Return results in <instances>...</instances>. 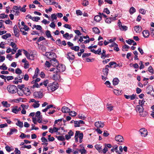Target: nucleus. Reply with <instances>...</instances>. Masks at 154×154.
Wrapping results in <instances>:
<instances>
[{
	"label": "nucleus",
	"mask_w": 154,
	"mask_h": 154,
	"mask_svg": "<svg viewBox=\"0 0 154 154\" xmlns=\"http://www.w3.org/2000/svg\"><path fill=\"white\" fill-rule=\"evenodd\" d=\"M59 84L56 82L49 84L47 86L48 90L49 92H53L58 88Z\"/></svg>",
	"instance_id": "1"
},
{
	"label": "nucleus",
	"mask_w": 154,
	"mask_h": 154,
	"mask_svg": "<svg viewBox=\"0 0 154 154\" xmlns=\"http://www.w3.org/2000/svg\"><path fill=\"white\" fill-rule=\"evenodd\" d=\"M136 110L137 112L139 113L140 115L142 117L145 116L147 115V112L144 111V109L143 106H141L140 105L137 106Z\"/></svg>",
	"instance_id": "2"
},
{
	"label": "nucleus",
	"mask_w": 154,
	"mask_h": 154,
	"mask_svg": "<svg viewBox=\"0 0 154 154\" xmlns=\"http://www.w3.org/2000/svg\"><path fill=\"white\" fill-rule=\"evenodd\" d=\"M83 134L82 133H80L79 131H76L75 132V139L76 142H78V138L79 139V142L81 143L82 142V139L83 138Z\"/></svg>",
	"instance_id": "3"
},
{
	"label": "nucleus",
	"mask_w": 154,
	"mask_h": 154,
	"mask_svg": "<svg viewBox=\"0 0 154 154\" xmlns=\"http://www.w3.org/2000/svg\"><path fill=\"white\" fill-rule=\"evenodd\" d=\"M7 89L10 93L11 94L15 93L17 90V87L13 85H9L7 86Z\"/></svg>",
	"instance_id": "4"
},
{
	"label": "nucleus",
	"mask_w": 154,
	"mask_h": 154,
	"mask_svg": "<svg viewBox=\"0 0 154 154\" xmlns=\"http://www.w3.org/2000/svg\"><path fill=\"white\" fill-rule=\"evenodd\" d=\"M45 55L48 58L50 59V60L54 59L56 57V54L53 53L46 52L45 53Z\"/></svg>",
	"instance_id": "5"
},
{
	"label": "nucleus",
	"mask_w": 154,
	"mask_h": 154,
	"mask_svg": "<svg viewBox=\"0 0 154 154\" xmlns=\"http://www.w3.org/2000/svg\"><path fill=\"white\" fill-rule=\"evenodd\" d=\"M56 69L58 72H62L64 71L66 69L65 66L62 64H59L56 67Z\"/></svg>",
	"instance_id": "6"
},
{
	"label": "nucleus",
	"mask_w": 154,
	"mask_h": 154,
	"mask_svg": "<svg viewBox=\"0 0 154 154\" xmlns=\"http://www.w3.org/2000/svg\"><path fill=\"white\" fill-rule=\"evenodd\" d=\"M52 78L54 80L56 81L60 80V73L58 72V71H57L55 73L54 72Z\"/></svg>",
	"instance_id": "7"
},
{
	"label": "nucleus",
	"mask_w": 154,
	"mask_h": 154,
	"mask_svg": "<svg viewBox=\"0 0 154 154\" xmlns=\"http://www.w3.org/2000/svg\"><path fill=\"white\" fill-rule=\"evenodd\" d=\"M33 96L35 98H41L42 97V93L41 91H35L33 93Z\"/></svg>",
	"instance_id": "8"
},
{
	"label": "nucleus",
	"mask_w": 154,
	"mask_h": 154,
	"mask_svg": "<svg viewBox=\"0 0 154 154\" xmlns=\"http://www.w3.org/2000/svg\"><path fill=\"white\" fill-rule=\"evenodd\" d=\"M23 75H18L17 77L15 78V81L13 82L14 83L17 84L19 82L21 83L22 81L21 79H23Z\"/></svg>",
	"instance_id": "9"
},
{
	"label": "nucleus",
	"mask_w": 154,
	"mask_h": 154,
	"mask_svg": "<svg viewBox=\"0 0 154 154\" xmlns=\"http://www.w3.org/2000/svg\"><path fill=\"white\" fill-rule=\"evenodd\" d=\"M142 137H146L147 134L148 132L146 129L144 128H142L139 131Z\"/></svg>",
	"instance_id": "10"
},
{
	"label": "nucleus",
	"mask_w": 154,
	"mask_h": 154,
	"mask_svg": "<svg viewBox=\"0 0 154 154\" xmlns=\"http://www.w3.org/2000/svg\"><path fill=\"white\" fill-rule=\"evenodd\" d=\"M66 55V57L70 61H71V60H72L75 59V56L72 53H69L67 54Z\"/></svg>",
	"instance_id": "11"
},
{
	"label": "nucleus",
	"mask_w": 154,
	"mask_h": 154,
	"mask_svg": "<svg viewBox=\"0 0 154 154\" xmlns=\"http://www.w3.org/2000/svg\"><path fill=\"white\" fill-rule=\"evenodd\" d=\"M51 65L57 67L59 63L57 60L55 58L53 60H51L50 61Z\"/></svg>",
	"instance_id": "12"
},
{
	"label": "nucleus",
	"mask_w": 154,
	"mask_h": 154,
	"mask_svg": "<svg viewBox=\"0 0 154 154\" xmlns=\"http://www.w3.org/2000/svg\"><path fill=\"white\" fill-rule=\"evenodd\" d=\"M22 62L24 63V67L25 69H27L29 68V64L28 62L26 60L25 58L22 60Z\"/></svg>",
	"instance_id": "13"
},
{
	"label": "nucleus",
	"mask_w": 154,
	"mask_h": 154,
	"mask_svg": "<svg viewBox=\"0 0 154 154\" xmlns=\"http://www.w3.org/2000/svg\"><path fill=\"white\" fill-rule=\"evenodd\" d=\"M95 125L98 128H103L104 125V123L101 121L96 122L95 123Z\"/></svg>",
	"instance_id": "14"
},
{
	"label": "nucleus",
	"mask_w": 154,
	"mask_h": 154,
	"mask_svg": "<svg viewBox=\"0 0 154 154\" xmlns=\"http://www.w3.org/2000/svg\"><path fill=\"white\" fill-rule=\"evenodd\" d=\"M14 32L15 36L16 37H18L19 35V32L17 25H15L14 27Z\"/></svg>",
	"instance_id": "15"
},
{
	"label": "nucleus",
	"mask_w": 154,
	"mask_h": 154,
	"mask_svg": "<svg viewBox=\"0 0 154 154\" xmlns=\"http://www.w3.org/2000/svg\"><path fill=\"white\" fill-rule=\"evenodd\" d=\"M117 142H121L124 140V139L122 136L120 135H118L115 138Z\"/></svg>",
	"instance_id": "16"
},
{
	"label": "nucleus",
	"mask_w": 154,
	"mask_h": 154,
	"mask_svg": "<svg viewBox=\"0 0 154 154\" xmlns=\"http://www.w3.org/2000/svg\"><path fill=\"white\" fill-rule=\"evenodd\" d=\"M26 17H28L32 19L33 21H34L37 22L40 19V18L38 17H32L30 15H28L26 16Z\"/></svg>",
	"instance_id": "17"
},
{
	"label": "nucleus",
	"mask_w": 154,
	"mask_h": 154,
	"mask_svg": "<svg viewBox=\"0 0 154 154\" xmlns=\"http://www.w3.org/2000/svg\"><path fill=\"white\" fill-rule=\"evenodd\" d=\"M109 67V65H106V66L105 68L103 69V74L105 76H107L109 71L108 68Z\"/></svg>",
	"instance_id": "18"
},
{
	"label": "nucleus",
	"mask_w": 154,
	"mask_h": 154,
	"mask_svg": "<svg viewBox=\"0 0 154 154\" xmlns=\"http://www.w3.org/2000/svg\"><path fill=\"white\" fill-rule=\"evenodd\" d=\"M136 96V94H133L131 95H124V97L126 99H130V100H133L135 99Z\"/></svg>",
	"instance_id": "19"
},
{
	"label": "nucleus",
	"mask_w": 154,
	"mask_h": 154,
	"mask_svg": "<svg viewBox=\"0 0 154 154\" xmlns=\"http://www.w3.org/2000/svg\"><path fill=\"white\" fill-rule=\"evenodd\" d=\"M22 92L27 96L29 95L31 93L30 91L28 88H24Z\"/></svg>",
	"instance_id": "20"
},
{
	"label": "nucleus",
	"mask_w": 154,
	"mask_h": 154,
	"mask_svg": "<svg viewBox=\"0 0 154 154\" xmlns=\"http://www.w3.org/2000/svg\"><path fill=\"white\" fill-rule=\"evenodd\" d=\"M17 130L16 128L10 129V131L7 133V135L10 136L14 133H17Z\"/></svg>",
	"instance_id": "21"
},
{
	"label": "nucleus",
	"mask_w": 154,
	"mask_h": 154,
	"mask_svg": "<svg viewBox=\"0 0 154 154\" xmlns=\"http://www.w3.org/2000/svg\"><path fill=\"white\" fill-rule=\"evenodd\" d=\"M134 30L136 33H139L142 31V28L140 26H136L134 27Z\"/></svg>",
	"instance_id": "22"
},
{
	"label": "nucleus",
	"mask_w": 154,
	"mask_h": 154,
	"mask_svg": "<svg viewBox=\"0 0 154 154\" xmlns=\"http://www.w3.org/2000/svg\"><path fill=\"white\" fill-rule=\"evenodd\" d=\"M60 129V128L54 127L53 128H50L49 131L51 133H53L54 132H57Z\"/></svg>",
	"instance_id": "23"
},
{
	"label": "nucleus",
	"mask_w": 154,
	"mask_h": 154,
	"mask_svg": "<svg viewBox=\"0 0 154 154\" xmlns=\"http://www.w3.org/2000/svg\"><path fill=\"white\" fill-rule=\"evenodd\" d=\"M62 112L64 113H68L70 111V109L66 106H63L62 109Z\"/></svg>",
	"instance_id": "24"
},
{
	"label": "nucleus",
	"mask_w": 154,
	"mask_h": 154,
	"mask_svg": "<svg viewBox=\"0 0 154 154\" xmlns=\"http://www.w3.org/2000/svg\"><path fill=\"white\" fill-rule=\"evenodd\" d=\"M143 36L145 38H148L149 35V32L148 30H145L143 31Z\"/></svg>",
	"instance_id": "25"
},
{
	"label": "nucleus",
	"mask_w": 154,
	"mask_h": 154,
	"mask_svg": "<svg viewBox=\"0 0 154 154\" xmlns=\"http://www.w3.org/2000/svg\"><path fill=\"white\" fill-rule=\"evenodd\" d=\"M95 147L98 151L99 152H102V146L100 144H96L95 146Z\"/></svg>",
	"instance_id": "26"
},
{
	"label": "nucleus",
	"mask_w": 154,
	"mask_h": 154,
	"mask_svg": "<svg viewBox=\"0 0 154 154\" xmlns=\"http://www.w3.org/2000/svg\"><path fill=\"white\" fill-rule=\"evenodd\" d=\"M13 9L15 10V14L14 15L15 16L19 15L20 14V12L18 8V6H14Z\"/></svg>",
	"instance_id": "27"
},
{
	"label": "nucleus",
	"mask_w": 154,
	"mask_h": 154,
	"mask_svg": "<svg viewBox=\"0 0 154 154\" xmlns=\"http://www.w3.org/2000/svg\"><path fill=\"white\" fill-rule=\"evenodd\" d=\"M102 18L101 15H96L94 17V20L97 22H99L102 20Z\"/></svg>",
	"instance_id": "28"
},
{
	"label": "nucleus",
	"mask_w": 154,
	"mask_h": 154,
	"mask_svg": "<svg viewBox=\"0 0 154 154\" xmlns=\"http://www.w3.org/2000/svg\"><path fill=\"white\" fill-rule=\"evenodd\" d=\"M93 32L96 34H99L100 32L99 29L97 27H95L92 28Z\"/></svg>",
	"instance_id": "29"
},
{
	"label": "nucleus",
	"mask_w": 154,
	"mask_h": 154,
	"mask_svg": "<svg viewBox=\"0 0 154 154\" xmlns=\"http://www.w3.org/2000/svg\"><path fill=\"white\" fill-rule=\"evenodd\" d=\"M118 26L120 29L122 30L126 31L128 29V27L127 26H122V24H119Z\"/></svg>",
	"instance_id": "30"
},
{
	"label": "nucleus",
	"mask_w": 154,
	"mask_h": 154,
	"mask_svg": "<svg viewBox=\"0 0 154 154\" xmlns=\"http://www.w3.org/2000/svg\"><path fill=\"white\" fill-rule=\"evenodd\" d=\"M2 103L4 106L6 107H9L10 106V104L8 103L7 101H3L2 102Z\"/></svg>",
	"instance_id": "31"
},
{
	"label": "nucleus",
	"mask_w": 154,
	"mask_h": 154,
	"mask_svg": "<svg viewBox=\"0 0 154 154\" xmlns=\"http://www.w3.org/2000/svg\"><path fill=\"white\" fill-rule=\"evenodd\" d=\"M16 125L21 128L23 127V122H20L19 120H17V122L16 123Z\"/></svg>",
	"instance_id": "32"
},
{
	"label": "nucleus",
	"mask_w": 154,
	"mask_h": 154,
	"mask_svg": "<svg viewBox=\"0 0 154 154\" xmlns=\"http://www.w3.org/2000/svg\"><path fill=\"white\" fill-rule=\"evenodd\" d=\"M136 11V10L135 8L132 7L130 9L129 12L131 14H132L135 13Z\"/></svg>",
	"instance_id": "33"
},
{
	"label": "nucleus",
	"mask_w": 154,
	"mask_h": 154,
	"mask_svg": "<svg viewBox=\"0 0 154 154\" xmlns=\"http://www.w3.org/2000/svg\"><path fill=\"white\" fill-rule=\"evenodd\" d=\"M113 84L114 85H116L118 84L119 82V80L118 78H115L113 80Z\"/></svg>",
	"instance_id": "34"
},
{
	"label": "nucleus",
	"mask_w": 154,
	"mask_h": 154,
	"mask_svg": "<svg viewBox=\"0 0 154 154\" xmlns=\"http://www.w3.org/2000/svg\"><path fill=\"white\" fill-rule=\"evenodd\" d=\"M11 36V35L10 33H6L5 35L2 36V38L3 39H6L7 38H9Z\"/></svg>",
	"instance_id": "35"
},
{
	"label": "nucleus",
	"mask_w": 154,
	"mask_h": 154,
	"mask_svg": "<svg viewBox=\"0 0 154 154\" xmlns=\"http://www.w3.org/2000/svg\"><path fill=\"white\" fill-rule=\"evenodd\" d=\"M105 53L106 51L105 50H103L102 53H101V57L102 58H105L107 57V55Z\"/></svg>",
	"instance_id": "36"
},
{
	"label": "nucleus",
	"mask_w": 154,
	"mask_h": 154,
	"mask_svg": "<svg viewBox=\"0 0 154 154\" xmlns=\"http://www.w3.org/2000/svg\"><path fill=\"white\" fill-rule=\"evenodd\" d=\"M79 47L78 46H75L71 47V49L74 50L75 51H78L79 49Z\"/></svg>",
	"instance_id": "37"
},
{
	"label": "nucleus",
	"mask_w": 154,
	"mask_h": 154,
	"mask_svg": "<svg viewBox=\"0 0 154 154\" xmlns=\"http://www.w3.org/2000/svg\"><path fill=\"white\" fill-rule=\"evenodd\" d=\"M56 136L57 139L59 140L63 141L64 140H65L64 137L63 136Z\"/></svg>",
	"instance_id": "38"
},
{
	"label": "nucleus",
	"mask_w": 154,
	"mask_h": 154,
	"mask_svg": "<svg viewBox=\"0 0 154 154\" xmlns=\"http://www.w3.org/2000/svg\"><path fill=\"white\" fill-rule=\"evenodd\" d=\"M27 148V149H30L31 148V145L28 146L23 145L20 147V149H23L24 148Z\"/></svg>",
	"instance_id": "39"
},
{
	"label": "nucleus",
	"mask_w": 154,
	"mask_h": 154,
	"mask_svg": "<svg viewBox=\"0 0 154 154\" xmlns=\"http://www.w3.org/2000/svg\"><path fill=\"white\" fill-rule=\"evenodd\" d=\"M33 27L35 28L36 29L38 30H41L42 29L41 26L40 25H33Z\"/></svg>",
	"instance_id": "40"
},
{
	"label": "nucleus",
	"mask_w": 154,
	"mask_h": 154,
	"mask_svg": "<svg viewBox=\"0 0 154 154\" xmlns=\"http://www.w3.org/2000/svg\"><path fill=\"white\" fill-rule=\"evenodd\" d=\"M35 103V104H34L32 105V106L34 108H36L39 107L40 106V104L39 103V101H36Z\"/></svg>",
	"instance_id": "41"
},
{
	"label": "nucleus",
	"mask_w": 154,
	"mask_h": 154,
	"mask_svg": "<svg viewBox=\"0 0 154 154\" xmlns=\"http://www.w3.org/2000/svg\"><path fill=\"white\" fill-rule=\"evenodd\" d=\"M45 34L48 38H49L50 37H52V35L51 34V32L49 30L46 31L45 32Z\"/></svg>",
	"instance_id": "42"
},
{
	"label": "nucleus",
	"mask_w": 154,
	"mask_h": 154,
	"mask_svg": "<svg viewBox=\"0 0 154 154\" xmlns=\"http://www.w3.org/2000/svg\"><path fill=\"white\" fill-rule=\"evenodd\" d=\"M24 87L25 85L23 84L21 85H18L17 86V87L22 91V92L23 91L24 88H24Z\"/></svg>",
	"instance_id": "43"
},
{
	"label": "nucleus",
	"mask_w": 154,
	"mask_h": 154,
	"mask_svg": "<svg viewBox=\"0 0 154 154\" xmlns=\"http://www.w3.org/2000/svg\"><path fill=\"white\" fill-rule=\"evenodd\" d=\"M22 54L21 51L20 50H18L17 51V53L15 55V58H17L19 55Z\"/></svg>",
	"instance_id": "44"
},
{
	"label": "nucleus",
	"mask_w": 154,
	"mask_h": 154,
	"mask_svg": "<svg viewBox=\"0 0 154 154\" xmlns=\"http://www.w3.org/2000/svg\"><path fill=\"white\" fill-rule=\"evenodd\" d=\"M15 73L17 74H20L22 73V71L19 68H17L15 69Z\"/></svg>",
	"instance_id": "45"
},
{
	"label": "nucleus",
	"mask_w": 154,
	"mask_h": 154,
	"mask_svg": "<svg viewBox=\"0 0 154 154\" xmlns=\"http://www.w3.org/2000/svg\"><path fill=\"white\" fill-rule=\"evenodd\" d=\"M69 115L72 116H75L76 115V113L74 111H71L69 112Z\"/></svg>",
	"instance_id": "46"
},
{
	"label": "nucleus",
	"mask_w": 154,
	"mask_h": 154,
	"mask_svg": "<svg viewBox=\"0 0 154 154\" xmlns=\"http://www.w3.org/2000/svg\"><path fill=\"white\" fill-rule=\"evenodd\" d=\"M88 1L86 0H84L83 1V2L82 3V4L84 6H87L88 5Z\"/></svg>",
	"instance_id": "47"
},
{
	"label": "nucleus",
	"mask_w": 154,
	"mask_h": 154,
	"mask_svg": "<svg viewBox=\"0 0 154 154\" xmlns=\"http://www.w3.org/2000/svg\"><path fill=\"white\" fill-rule=\"evenodd\" d=\"M148 71L151 73L152 74L154 73V70L151 66H150L148 68Z\"/></svg>",
	"instance_id": "48"
},
{
	"label": "nucleus",
	"mask_w": 154,
	"mask_h": 154,
	"mask_svg": "<svg viewBox=\"0 0 154 154\" xmlns=\"http://www.w3.org/2000/svg\"><path fill=\"white\" fill-rule=\"evenodd\" d=\"M129 48V47L127 45H125L123 47V51H127Z\"/></svg>",
	"instance_id": "49"
},
{
	"label": "nucleus",
	"mask_w": 154,
	"mask_h": 154,
	"mask_svg": "<svg viewBox=\"0 0 154 154\" xmlns=\"http://www.w3.org/2000/svg\"><path fill=\"white\" fill-rule=\"evenodd\" d=\"M105 21L107 23H110L112 21V18L111 17L106 18L105 20Z\"/></svg>",
	"instance_id": "50"
},
{
	"label": "nucleus",
	"mask_w": 154,
	"mask_h": 154,
	"mask_svg": "<svg viewBox=\"0 0 154 154\" xmlns=\"http://www.w3.org/2000/svg\"><path fill=\"white\" fill-rule=\"evenodd\" d=\"M145 101L144 99H142V100H139V103L140 105L141 106H143V105L144 104Z\"/></svg>",
	"instance_id": "51"
},
{
	"label": "nucleus",
	"mask_w": 154,
	"mask_h": 154,
	"mask_svg": "<svg viewBox=\"0 0 154 154\" xmlns=\"http://www.w3.org/2000/svg\"><path fill=\"white\" fill-rule=\"evenodd\" d=\"M17 106H16L14 107L12 109V112L15 113H17L18 112L17 111Z\"/></svg>",
	"instance_id": "52"
},
{
	"label": "nucleus",
	"mask_w": 154,
	"mask_h": 154,
	"mask_svg": "<svg viewBox=\"0 0 154 154\" xmlns=\"http://www.w3.org/2000/svg\"><path fill=\"white\" fill-rule=\"evenodd\" d=\"M114 93L116 95H120L121 94V91H119L118 90L114 89L113 91Z\"/></svg>",
	"instance_id": "53"
},
{
	"label": "nucleus",
	"mask_w": 154,
	"mask_h": 154,
	"mask_svg": "<svg viewBox=\"0 0 154 154\" xmlns=\"http://www.w3.org/2000/svg\"><path fill=\"white\" fill-rule=\"evenodd\" d=\"M63 36L64 38H66V39H70V38H69V34L67 32L65 34H63Z\"/></svg>",
	"instance_id": "54"
},
{
	"label": "nucleus",
	"mask_w": 154,
	"mask_h": 154,
	"mask_svg": "<svg viewBox=\"0 0 154 154\" xmlns=\"http://www.w3.org/2000/svg\"><path fill=\"white\" fill-rule=\"evenodd\" d=\"M9 45L11 46L13 48H17V45L15 43L13 42H11L9 44Z\"/></svg>",
	"instance_id": "55"
},
{
	"label": "nucleus",
	"mask_w": 154,
	"mask_h": 154,
	"mask_svg": "<svg viewBox=\"0 0 154 154\" xmlns=\"http://www.w3.org/2000/svg\"><path fill=\"white\" fill-rule=\"evenodd\" d=\"M151 33V35L153 38H154V29L153 28H151L150 29Z\"/></svg>",
	"instance_id": "56"
},
{
	"label": "nucleus",
	"mask_w": 154,
	"mask_h": 154,
	"mask_svg": "<svg viewBox=\"0 0 154 154\" xmlns=\"http://www.w3.org/2000/svg\"><path fill=\"white\" fill-rule=\"evenodd\" d=\"M139 12L141 14L144 15L146 14V11L144 9H140L139 10Z\"/></svg>",
	"instance_id": "57"
},
{
	"label": "nucleus",
	"mask_w": 154,
	"mask_h": 154,
	"mask_svg": "<svg viewBox=\"0 0 154 154\" xmlns=\"http://www.w3.org/2000/svg\"><path fill=\"white\" fill-rule=\"evenodd\" d=\"M107 108L108 110L111 111L113 109V106L108 105L107 106Z\"/></svg>",
	"instance_id": "58"
},
{
	"label": "nucleus",
	"mask_w": 154,
	"mask_h": 154,
	"mask_svg": "<svg viewBox=\"0 0 154 154\" xmlns=\"http://www.w3.org/2000/svg\"><path fill=\"white\" fill-rule=\"evenodd\" d=\"M143 61H141L140 62V63L139 64L140 65V66L139 67V68L140 69H143L144 67V65L143 64Z\"/></svg>",
	"instance_id": "59"
},
{
	"label": "nucleus",
	"mask_w": 154,
	"mask_h": 154,
	"mask_svg": "<svg viewBox=\"0 0 154 154\" xmlns=\"http://www.w3.org/2000/svg\"><path fill=\"white\" fill-rule=\"evenodd\" d=\"M108 151V148L106 147V144H105V147L102 150V152L104 154H105Z\"/></svg>",
	"instance_id": "60"
},
{
	"label": "nucleus",
	"mask_w": 154,
	"mask_h": 154,
	"mask_svg": "<svg viewBox=\"0 0 154 154\" xmlns=\"http://www.w3.org/2000/svg\"><path fill=\"white\" fill-rule=\"evenodd\" d=\"M8 15L6 14H2L0 15V18L3 19L7 17Z\"/></svg>",
	"instance_id": "61"
},
{
	"label": "nucleus",
	"mask_w": 154,
	"mask_h": 154,
	"mask_svg": "<svg viewBox=\"0 0 154 154\" xmlns=\"http://www.w3.org/2000/svg\"><path fill=\"white\" fill-rule=\"evenodd\" d=\"M57 15H56L55 14H53L51 15V18L52 19V20H56L57 18Z\"/></svg>",
	"instance_id": "62"
},
{
	"label": "nucleus",
	"mask_w": 154,
	"mask_h": 154,
	"mask_svg": "<svg viewBox=\"0 0 154 154\" xmlns=\"http://www.w3.org/2000/svg\"><path fill=\"white\" fill-rule=\"evenodd\" d=\"M75 127H78L80 126V124L79 121H74Z\"/></svg>",
	"instance_id": "63"
},
{
	"label": "nucleus",
	"mask_w": 154,
	"mask_h": 154,
	"mask_svg": "<svg viewBox=\"0 0 154 154\" xmlns=\"http://www.w3.org/2000/svg\"><path fill=\"white\" fill-rule=\"evenodd\" d=\"M45 66L47 67H49L51 66V63L49 62V61H46L45 63Z\"/></svg>",
	"instance_id": "64"
}]
</instances>
